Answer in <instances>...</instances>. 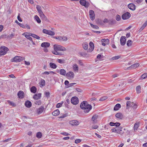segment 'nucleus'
Instances as JSON below:
<instances>
[{
	"mask_svg": "<svg viewBox=\"0 0 147 147\" xmlns=\"http://www.w3.org/2000/svg\"><path fill=\"white\" fill-rule=\"evenodd\" d=\"M81 109L84 110L85 113H87L92 109V106L88 104L86 101H84L81 102L80 105Z\"/></svg>",
	"mask_w": 147,
	"mask_h": 147,
	"instance_id": "f257e3e1",
	"label": "nucleus"
},
{
	"mask_svg": "<svg viewBox=\"0 0 147 147\" xmlns=\"http://www.w3.org/2000/svg\"><path fill=\"white\" fill-rule=\"evenodd\" d=\"M8 49L5 46H1L0 47V57L6 54L8 51Z\"/></svg>",
	"mask_w": 147,
	"mask_h": 147,
	"instance_id": "f03ea898",
	"label": "nucleus"
},
{
	"mask_svg": "<svg viewBox=\"0 0 147 147\" xmlns=\"http://www.w3.org/2000/svg\"><path fill=\"white\" fill-rule=\"evenodd\" d=\"M53 47L54 50L55 51H65L66 50L64 47L58 45H55Z\"/></svg>",
	"mask_w": 147,
	"mask_h": 147,
	"instance_id": "7ed1b4c3",
	"label": "nucleus"
},
{
	"mask_svg": "<svg viewBox=\"0 0 147 147\" xmlns=\"http://www.w3.org/2000/svg\"><path fill=\"white\" fill-rule=\"evenodd\" d=\"M24 59V58L23 57L16 56L11 60V61L13 62H18L23 60Z\"/></svg>",
	"mask_w": 147,
	"mask_h": 147,
	"instance_id": "20e7f679",
	"label": "nucleus"
},
{
	"mask_svg": "<svg viewBox=\"0 0 147 147\" xmlns=\"http://www.w3.org/2000/svg\"><path fill=\"white\" fill-rule=\"evenodd\" d=\"M71 102L72 104L74 105H76L78 103V98L76 96L73 97L71 99Z\"/></svg>",
	"mask_w": 147,
	"mask_h": 147,
	"instance_id": "39448f33",
	"label": "nucleus"
},
{
	"mask_svg": "<svg viewBox=\"0 0 147 147\" xmlns=\"http://www.w3.org/2000/svg\"><path fill=\"white\" fill-rule=\"evenodd\" d=\"M80 4L85 7L87 8L89 6L90 4L88 2H86V0H80Z\"/></svg>",
	"mask_w": 147,
	"mask_h": 147,
	"instance_id": "423d86ee",
	"label": "nucleus"
},
{
	"mask_svg": "<svg viewBox=\"0 0 147 147\" xmlns=\"http://www.w3.org/2000/svg\"><path fill=\"white\" fill-rule=\"evenodd\" d=\"M131 16L130 13L127 12L123 14L122 16V18L123 20H125L129 19Z\"/></svg>",
	"mask_w": 147,
	"mask_h": 147,
	"instance_id": "0eeeda50",
	"label": "nucleus"
},
{
	"mask_svg": "<svg viewBox=\"0 0 147 147\" xmlns=\"http://www.w3.org/2000/svg\"><path fill=\"white\" fill-rule=\"evenodd\" d=\"M42 32L43 33L49 34L50 35H54L55 34L54 32L51 30H48L45 29H43L42 30Z\"/></svg>",
	"mask_w": 147,
	"mask_h": 147,
	"instance_id": "6e6552de",
	"label": "nucleus"
},
{
	"mask_svg": "<svg viewBox=\"0 0 147 147\" xmlns=\"http://www.w3.org/2000/svg\"><path fill=\"white\" fill-rule=\"evenodd\" d=\"M89 14L90 19L92 20H94L95 18V14L94 11L92 10H90L89 11Z\"/></svg>",
	"mask_w": 147,
	"mask_h": 147,
	"instance_id": "1a4fd4ad",
	"label": "nucleus"
},
{
	"mask_svg": "<svg viewBox=\"0 0 147 147\" xmlns=\"http://www.w3.org/2000/svg\"><path fill=\"white\" fill-rule=\"evenodd\" d=\"M89 46L90 48L89 50H88L87 52H91L93 51L94 48V45L93 42L91 41L90 42Z\"/></svg>",
	"mask_w": 147,
	"mask_h": 147,
	"instance_id": "9d476101",
	"label": "nucleus"
},
{
	"mask_svg": "<svg viewBox=\"0 0 147 147\" xmlns=\"http://www.w3.org/2000/svg\"><path fill=\"white\" fill-rule=\"evenodd\" d=\"M126 39L124 36H122L120 40V44L122 45H124L126 43Z\"/></svg>",
	"mask_w": 147,
	"mask_h": 147,
	"instance_id": "9b49d317",
	"label": "nucleus"
},
{
	"mask_svg": "<svg viewBox=\"0 0 147 147\" xmlns=\"http://www.w3.org/2000/svg\"><path fill=\"white\" fill-rule=\"evenodd\" d=\"M69 123L72 125H79V122L76 120H73L69 121Z\"/></svg>",
	"mask_w": 147,
	"mask_h": 147,
	"instance_id": "f8f14e48",
	"label": "nucleus"
},
{
	"mask_svg": "<svg viewBox=\"0 0 147 147\" xmlns=\"http://www.w3.org/2000/svg\"><path fill=\"white\" fill-rule=\"evenodd\" d=\"M44 109V106H41L39 108H38L36 110V113L39 114L41 113L43 111Z\"/></svg>",
	"mask_w": 147,
	"mask_h": 147,
	"instance_id": "ddd939ff",
	"label": "nucleus"
},
{
	"mask_svg": "<svg viewBox=\"0 0 147 147\" xmlns=\"http://www.w3.org/2000/svg\"><path fill=\"white\" fill-rule=\"evenodd\" d=\"M18 95L19 98H23L24 96V93L23 91L20 90L18 93Z\"/></svg>",
	"mask_w": 147,
	"mask_h": 147,
	"instance_id": "4468645a",
	"label": "nucleus"
},
{
	"mask_svg": "<svg viewBox=\"0 0 147 147\" xmlns=\"http://www.w3.org/2000/svg\"><path fill=\"white\" fill-rule=\"evenodd\" d=\"M125 131V129L123 127H119V131L117 132L118 134L122 135Z\"/></svg>",
	"mask_w": 147,
	"mask_h": 147,
	"instance_id": "2eb2a0df",
	"label": "nucleus"
},
{
	"mask_svg": "<svg viewBox=\"0 0 147 147\" xmlns=\"http://www.w3.org/2000/svg\"><path fill=\"white\" fill-rule=\"evenodd\" d=\"M128 7L130 9L132 10H134L136 9V6L133 3L129 4L128 5Z\"/></svg>",
	"mask_w": 147,
	"mask_h": 147,
	"instance_id": "dca6fc26",
	"label": "nucleus"
},
{
	"mask_svg": "<svg viewBox=\"0 0 147 147\" xmlns=\"http://www.w3.org/2000/svg\"><path fill=\"white\" fill-rule=\"evenodd\" d=\"M50 43L47 42H43L42 43L41 45V46L42 47L44 48L48 47L50 46Z\"/></svg>",
	"mask_w": 147,
	"mask_h": 147,
	"instance_id": "f3484780",
	"label": "nucleus"
},
{
	"mask_svg": "<svg viewBox=\"0 0 147 147\" xmlns=\"http://www.w3.org/2000/svg\"><path fill=\"white\" fill-rule=\"evenodd\" d=\"M40 16L41 18L44 21H47L48 19L45 15H44L43 12H42L40 14Z\"/></svg>",
	"mask_w": 147,
	"mask_h": 147,
	"instance_id": "a211bd4d",
	"label": "nucleus"
},
{
	"mask_svg": "<svg viewBox=\"0 0 147 147\" xmlns=\"http://www.w3.org/2000/svg\"><path fill=\"white\" fill-rule=\"evenodd\" d=\"M140 65L139 63H136L131 65L128 68V69L131 68L132 69H135L138 67Z\"/></svg>",
	"mask_w": 147,
	"mask_h": 147,
	"instance_id": "6ab92c4d",
	"label": "nucleus"
},
{
	"mask_svg": "<svg viewBox=\"0 0 147 147\" xmlns=\"http://www.w3.org/2000/svg\"><path fill=\"white\" fill-rule=\"evenodd\" d=\"M67 77H69L71 78H73L74 77V74L73 72L72 71H69L66 74Z\"/></svg>",
	"mask_w": 147,
	"mask_h": 147,
	"instance_id": "aec40b11",
	"label": "nucleus"
},
{
	"mask_svg": "<svg viewBox=\"0 0 147 147\" xmlns=\"http://www.w3.org/2000/svg\"><path fill=\"white\" fill-rule=\"evenodd\" d=\"M41 95V94L40 93L35 94L33 96V98L35 100L39 99L40 98Z\"/></svg>",
	"mask_w": 147,
	"mask_h": 147,
	"instance_id": "412c9836",
	"label": "nucleus"
},
{
	"mask_svg": "<svg viewBox=\"0 0 147 147\" xmlns=\"http://www.w3.org/2000/svg\"><path fill=\"white\" fill-rule=\"evenodd\" d=\"M25 105L27 108H30L32 106V103L30 101L27 100L25 102Z\"/></svg>",
	"mask_w": 147,
	"mask_h": 147,
	"instance_id": "4be33fe9",
	"label": "nucleus"
},
{
	"mask_svg": "<svg viewBox=\"0 0 147 147\" xmlns=\"http://www.w3.org/2000/svg\"><path fill=\"white\" fill-rule=\"evenodd\" d=\"M115 117L118 118L122 119L123 117V116L122 114L120 113H119L116 114Z\"/></svg>",
	"mask_w": 147,
	"mask_h": 147,
	"instance_id": "5701e85b",
	"label": "nucleus"
},
{
	"mask_svg": "<svg viewBox=\"0 0 147 147\" xmlns=\"http://www.w3.org/2000/svg\"><path fill=\"white\" fill-rule=\"evenodd\" d=\"M121 107V105L120 104L118 103L115 106L114 108V110L115 111H117Z\"/></svg>",
	"mask_w": 147,
	"mask_h": 147,
	"instance_id": "b1692460",
	"label": "nucleus"
},
{
	"mask_svg": "<svg viewBox=\"0 0 147 147\" xmlns=\"http://www.w3.org/2000/svg\"><path fill=\"white\" fill-rule=\"evenodd\" d=\"M60 113V112L59 110L57 109L54 111L53 113L52 114L53 115L56 116L59 115Z\"/></svg>",
	"mask_w": 147,
	"mask_h": 147,
	"instance_id": "393cba45",
	"label": "nucleus"
},
{
	"mask_svg": "<svg viewBox=\"0 0 147 147\" xmlns=\"http://www.w3.org/2000/svg\"><path fill=\"white\" fill-rule=\"evenodd\" d=\"M73 69L75 71L78 72V67L76 64H74L73 66Z\"/></svg>",
	"mask_w": 147,
	"mask_h": 147,
	"instance_id": "a878e982",
	"label": "nucleus"
},
{
	"mask_svg": "<svg viewBox=\"0 0 147 147\" xmlns=\"http://www.w3.org/2000/svg\"><path fill=\"white\" fill-rule=\"evenodd\" d=\"M147 25V21H146L143 25L141 27V28L139 29V31H141Z\"/></svg>",
	"mask_w": 147,
	"mask_h": 147,
	"instance_id": "bb28decb",
	"label": "nucleus"
},
{
	"mask_svg": "<svg viewBox=\"0 0 147 147\" xmlns=\"http://www.w3.org/2000/svg\"><path fill=\"white\" fill-rule=\"evenodd\" d=\"M108 24L109 25H112L116 23V21L115 20L111 19L109 20Z\"/></svg>",
	"mask_w": 147,
	"mask_h": 147,
	"instance_id": "cd10ccee",
	"label": "nucleus"
},
{
	"mask_svg": "<svg viewBox=\"0 0 147 147\" xmlns=\"http://www.w3.org/2000/svg\"><path fill=\"white\" fill-rule=\"evenodd\" d=\"M36 8L37 9V10L38 11V12L39 13V14H40V13L43 12L41 10V8L40 6L38 5H37L36 6Z\"/></svg>",
	"mask_w": 147,
	"mask_h": 147,
	"instance_id": "c85d7f7f",
	"label": "nucleus"
},
{
	"mask_svg": "<svg viewBox=\"0 0 147 147\" xmlns=\"http://www.w3.org/2000/svg\"><path fill=\"white\" fill-rule=\"evenodd\" d=\"M36 88L34 86H32L30 88L31 92L34 93H35L36 92Z\"/></svg>",
	"mask_w": 147,
	"mask_h": 147,
	"instance_id": "c756f323",
	"label": "nucleus"
},
{
	"mask_svg": "<svg viewBox=\"0 0 147 147\" xmlns=\"http://www.w3.org/2000/svg\"><path fill=\"white\" fill-rule=\"evenodd\" d=\"M50 66L53 69H56L57 67V65L53 63H50L49 64Z\"/></svg>",
	"mask_w": 147,
	"mask_h": 147,
	"instance_id": "7c9ffc66",
	"label": "nucleus"
},
{
	"mask_svg": "<svg viewBox=\"0 0 147 147\" xmlns=\"http://www.w3.org/2000/svg\"><path fill=\"white\" fill-rule=\"evenodd\" d=\"M57 51H55L54 50V51H52V53H53L55 55H63L61 53L57 52Z\"/></svg>",
	"mask_w": 147,
	"mask_h": 147,
	"instance_id": "2f4dec72",
	"label": "nucleus"
},
{
	"mask_svg": "<svg viewBox=\"0 0 147 147\" xmlns=\"http://www.w3.org/2000/svg\"><path fill=\"white\" fill-rule=\"evenodd\" d=\"M31 35V33L27 35L25 34V36L28 39L30 40V41H32V42H33L32 38L30 37L29 36H30V35Z\"/></svg>",
	"mask_w": 147,
	"mask_h": 147,
	"instance_id": "473e14b6",
	"label": "nucleus"
},
{
	"mask_svg": "<svg viewBox=\"0 0 147 147\" xmlns=\"http://www.w3.org/2000/svg\"><path fill=\"white\" fill-rule=\"evenodd\" d=\"M136 90L137 91V92L138 94H139L141 92V86H137L136 88Z\"/></svg>",
	"mask_w": 147,
	"mask_h": 147,
	"instance_id": "72a5a7b5",
	"label": "nucleus"
},
{
	"mask_svg": "<svg viewBox=\"0 0 147 147\" xmlns=\"http://www.w3.org/2000/svg\"><path fill=\"white\" fill-rule=\"evenodd\" d=\"M60 74L61 75H65L66 74V71L65 70L63 69H61L60 70Z\"/></svg>",
	"mask_w": 147,
	"mask_h": 147,
	"instance_id": "f704fd0d",
	"label": "nucleus"
},
{
	"mask_svg": "<svg viewBox=\"0 0 147 147\" xmlns=\"http://www.w3.org/2000/svg\"><path fill=\"white\" fill-rule=\"evenodd\" d=\"M45 80L43 79L41 80L40 83V86L41 87L44 86H45Z\"/></svg>",
	"mask_w": 147,
	"mask_h": 147,
	"instance_id": "c9c22d12",
	"label": "nucleus"
},
{
	"mask_svg": "<svg viewBox=\"0 0 147 147\" xmlns=\"http://www.w3.org/2000/svg\"><path fill=\"white\" fill-rule=\"evenodd\" d=\"M15 22L17 23L19 26L23 28H25V26L24 24L19 23L17 20H16Z\"/></svg>",
	"mask_w": 147,
	"mask_h": 147,
	"instance_id": "e433bc0d",
	"label": "nucleus"
},
{
	"mask_svg": "<svg viewBox=\"0 0 147 147\" xmlns=\"http://www.w3.org/2000/svg\"><path fill=\"white\" fill-rule=\"evenodd\" d=\"M34 18L36 21L37 22V23H40L41 21L40 20L39 17L37 15H35L34 16Z\"/></svg>",
	"mask_w": 147,
	"mask_h": 147,
	"instance_id": "4c0bfd02",
	"label": "nucleus"
},
{
	"mask_svg": "<svg viewBox=\"0 0 147 147\" xmlns=\"http://www.w3.org/2000/svg\"><path fill=\"white\" fill-rule=\"evenodd\" d=\"M147 77V74L144 73L140 78V79H144Z\"/></svg>",
	"mask_w": 147,
	"mask_h": 147,
	"instance_id": "58836bf2",
	"label": "nucleus"
},
{
	"mask_svg": "<svg viewBox=\"0 0 147 147\" xmlns=\"http://www.w3.org/2000/svg\"><path fill=\"white\" fill-rule=\"evenodd\" d=\"M30 36L37 39H39L40 38V37L38 36L35 34H31V35Z\"/></svg>",
	"mask_w": 147,
	"mask_h": 147,
	"instance_id": "ea45409f",
	"label": "nucleus"
},
{
	"mask_svg": "<svg viewBox=\"0 0 147 147\" xmlns=\"http://www.w3.org/2000/svg\"><path fill=\"white\" fill-rule=\"evenodd\" d=\"M82 47L85 50H87L88 48V45L87 43H84L82 45Z\"/></svg>",
	"mask_w": 147,
	"mask_h": 147,
	"instance_id": "a19ab883",
	"label": "nucleus"
},
{
	"mask_svg": "<svg viewBox=\"0 0 147 147\" xmlns=\"http://www.w3.org/2000/svg\"><path fill=\"white\" fill-rule=\"evenodd\" d=\"M119 127H115L114 128L112 129L111 131L113 132H115L117 133L118 131H119Z\"/></svg>",
	"mask_w": 147,
	"mask_h": 147,
	"instance_id": "79ce46f5",
	"label": "nucleus"
},
{
	"mask_svg": "<svg viewBox=\"0 0 147 147\" xmlns=\"http://www.w3.org/2000/svg\"><path fill=\"white\" fill-rule=\"evenodd\" d=\"M42 134L40 132H38L36 134V137L38 138L39 139L41 138Z\"/></svg>",
	"mask_w": 147,
	"mask_h": 147,
	"instance_id": "37998d69",
	"label": "nucleus"
},
{
	"mask_svg": "<svg viewBox=\"0 0 147 147\" xmlns=\"http://www.w3.org/2000/svg\"><path fill=\"white\" fill-rule=\"evenodd\" d=\"M7 102L8 103L10 104L13 107H16V104L13 103L9 100H7Z\"/></svg>",
	"mask_w": 147,
	"mask_h": 147,
	"instance_id": "c03bdc74",
	"label": "nucleus"
},
{
	"mask_svg": "<svg viewBox=\"0 0 147 147\" xmlns=\"http://www.w3.org/2000/svg\"><path fill=\"white\" fill-rule=\"evenodd\" d=\"M97 117L98 116L97 115H94L92 116L91 120L94 122H95V121L97 118Z\"/></svg>",
	"mask_w": 147,
	"mask_h": 147,
	"instance_id": "a18cd8bd",
	"label": "nucleus"
},
{
	"mask_svg": "<svg viewBox=\"0 0 147 147\" xmlns=\"http://www.w3.org/2000/svg\"><path fill=\"white\" fill-rule=\"evenodd\" d=\"M131 103L130 101H127L126 103V108L128 109L129 107H130Z\"/></svg>",
	"mask_w": 147,
	"mask_h": 147,
	"instance_id": "49530a36",
	"label": "nucleus"
},
{
	"mask_svg": "<svg viewBox=\"0 0 147 147\" xmlns=\"http://www.w3.org/2000/svg\"><path fill=\"white\" fill-rule=\"evenodd\" d=\"M132 42V41L131 40H128L127 41V45L128 47L131 46V45Z\"/></svg>",
	"mask_w": 147,
	"mask_h": 147,
	"instance_id": "de8ad7c7",
	"label": "nucleus"
},
{
	"mask_svg": "<svg viewBox=\"0 0 147 147\" xmlns=\"http://www.w3.org/2000/svg\"><path fill=\"white\" fill-rule=\"evenodd\" d=\"M57 61L58 62L61 64L63 63H65V60L63 59H58L57 60Z\"/></svg>",
	"mask_w": 147,
	"mask_h": 147,
	"instance_id": "09e8293b",
	"label": "nucleus"
},
{
	"mask_svg": "<svg viewBox=\"0 0 147 147\" xmlns=\"http://www.w3.org/2000/svg\"><path fill=\"white\" fill-rule=\"evenodd\" d=\"M139 126V124L137 123H136L134 125V130H137L138 127Z\"/></svg>",
	"mask_w": 147,
	"mask_h": 147,
	"instance_id": "8fccbe9b",
	"label": "nucleus"
},
{
	"mask_svg": "<svg viewBox=\"0 0 147 147\" xmlns=\"http://www.w3.org/2000/svg\"><path fill=\"white\" fill-rule=\"evenodd\" d=\"M107 96H105L100 98L99 99V100L100 101H103L107 99Z\"/></svg>",
	"mask_w": 147,
	"mask_h": 147,
	"instance_id": "3c124183",
	"label": "nucleus"
},
{
	"mask_svg": "<svg viewBox=\"0 0 147 147\" xmlns=\"http://www.w3.org/2000/svg\"><path fill=\"white\" fill-rule=\"evenodd\" d=\"M53 38L56 39H58L59 41L62 40V36H54Z\"/></svg>",
	"mask_w": 147,
	"mask_h": 147,
	"instance_id": "603ef678",
	"label": "nucleus"
},
{
	"mask_svg": "<svg viewBox=\"0 0 147 147\" xmlns=\"http://www.w3.org/2000/svg\"><path fill=\"white\" fill-rule=\"evenodd\" d=\"M120 57V56H115V57H114L112 58V59L113 60H114L117 59H118Z\"/></svg>",
	"mask_w": 147,
	"mask_h": 147,
	"instance_id": "864d4df0",
	"label": "nucleus"
},
{
	"mask_svg": "<svg viewBox=\"0 0 147 147\" xmlns=\"http://www.w3.org/2000/svg\"><path fill=\"white\" fill-rule=\"evenodd\" d=\"M116 19L117 21H119L121 19V18L120 16L117 14L116 15Z\"/></svg>",
	"mask_w": 147,
	"mask_h": 147,
	"instance_id": "5fc2aeb1",
	"label": "nucleus"
},
{
	"mask_svg": "<svg viewBox=\"0 0 147 147\" xmlns=\"http://www.w3.org/2000/svg\"><path fill=\"white\" fill-rule=\"evenodd\" d=\"M45 94L47 97L48 98L50 97V93L49 92H45Z\"/></svg>",
	"mask_w": 147,
	"mask_h": 147,
	"instance_id": "6e6d98bb",
	"label": "nucleus"
},
{
	"mask_svg": "<svg viewBox=\"0 0 147 147\" xmlns=\"http://www.w3.org/2000/svg\"><path fill=\"white\" fill-rule=\"evenodd\" d=\"M41 101L40 100L36 101L35 104L38 105H40L41 104Z\"/></svg>",
	"mask_w": 147,
	"mask_h": 147,
	"instance_id": "4d7b16f0",
	"label": "nucleus"
},
{
	"mask_svg": "<svg viewBox=\"0 0 147 147\" xmlns=\"http://www.w3.org/2000/svg\"><path fill=\"white\" fill-rule=\"evenodd\" d=\"M14 34L12 33L11 34L9 35L8 37L9 39H11L14 37Z\"/></svg>",
	"mask_w": 147,
	"mask_h": 147,
	"instance_id": "13d9d810",
	"label": "nucleus"
},
{
	"mask_svg": "<svg viewBox=\"0 0 147 147\" xmlns=\"http://www.w3.org/2000/svg\"><path fill=\"white\" fill-rule=\"evenodd\" d=\"M97 57L98 59H100L102 58L103 55L100 54H98L97 56Z\"/></svg>",
	"mask_w": 147,
	"mask_h": 147,
	"instance_id": "bf43d9fd",
	"label": "nucleus"
},
{
	"mask_svg": "<svg viewBox=\"0 0 147 147\" xmlns=\"http://www.w3.org/2000/svg\"><path fill=\"white\" fill-rule=\"evenodd\" d=\"M76 84V83H71L69 84L68 85V87H71Z\"/></svg>",
	"mask_w": 147,
	"mask_h": 147,
	"instance_id": "052dcab7",
	"label": "nucleus"
},
{
	"mask_svg": "<svg viewBox=\"0 0 147 147\" xmlns=\"http://www.w3.org/2000/svg\"><path fill=\"white\" fill-rule=\"evenodd\" d=\"M109 20L107 18H105L103 20V22L105 24L108 23Z\"/></svg>",
	"mask_w": 147,
	"mask_h": 147,
	"instance_id": "680f3d73",
	"label": "nucleus"
},
{
	"mask_svg": "<svg viewBox=\"0 0 147 147\" xmlns=\"http://www.w3.org/2000/svg\"><path fill=\"white\" fill-rule=\"evenodd\" d=\"M67 38L65 36H62V40L63 41H66L67 40Z\"/></svg>",
	"mask_w": 147,
	"mask_h": 147,
	"instance_id": "e2e57ef3",
	"label": "nucleus"
},
{
	"mask_svg": "<svg viewBox=\"0 0 147 147\" xmlns=\"http://www.w3.org/2000/svg\"><path fill=\"white\" fill-rule=\"evenodd\" d=\"M120 125V123L118 122H116L114 123V126H115L116 127H118Z\"/></svg>",
	"mask_w": 147,
	"mask_h": 147,
	"instance_id": "0e129e2a",
	"label": "nucleus"
},
{
	"mask_svg": "<svg viewBox=\"0 0 147 147\" xmlns=\"http://www.w3.org/2000/svg\"><path fill=\"white\" fill-rule=\"evenodd\" d=\"M81 141V140L80 139H77L75 140V142L76 144L79 143Z\"/></svg>",
	"mask_w": 147,
	"mask_h": 147,
	"instance_id": "69168bd1",
	"label": "nucleus"
},
{
	"mask_svg": "<svg viewBox=\"0 0 147 147\" xmlns=\"http://www.w3.org/2000/svg\"><path fill=\"white\" fill-rule=\"evenodd\" d=\"M61 134L65 136H67L69 135V133L66 132L61 133Z\"/></svg>",
	"mask_w": 147,
	"mask_h": 147,
	"instance_id": "338daca9",
	"label": "nucleus"
},
{
	"mask_svg": "<svg viewBox=\"0 0 147 147\" xmlns=\"http://www.w3.org/2000/svg\"><path fill=\"white\" fill-rule=\"evenodd\" d=\"M98 127V126L96 125H94L92 126V129H97Z\"/></svg>",
	"mask_w": 147,
	"mask_h": 147,
	"instance_id": "774afa93",
	"label": "nucleus"
}]
</instances>
